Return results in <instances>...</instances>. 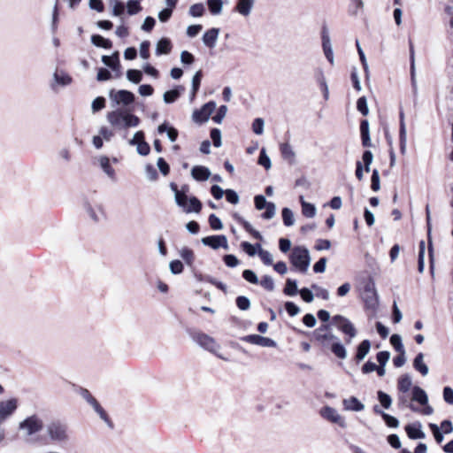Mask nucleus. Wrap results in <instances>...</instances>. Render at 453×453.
<instances>
[{
  "label": "nucleus",
  "instance_id": "obj_1",
  "mask_svg": "<svg viewBox=\"0 0 453 453\" xmlns=\"http://www.w3.org/2000/svg\"><path fill=\"white\" fill-rule=\"evenodd\" d=\"M312 338L321 347L330 349L332 353L339 359L347 358L348 353L340 339L331 331V326L324 324L312 332Z\"/></svg>",
  "mask_w": 453,
  "mask_h": 453
},
{
  "label": "nucleus",
  "instance_id": "obj_2",
  "mask_svg": "<svg viewBox=\"0 0 453 453\" xmlns=\"http://www.w3.org/2000/svg\"><path fill=\"white\" fill-rule=\"evenodd\" d=\"M107 121L115 129H127L136 127L140 124V119L124 109L111 111L106 115Z\"/></svg>",
  "mask_w": 453,
  "mask_h": 453
},
{
  "label": "nucleus",
  "instance_id": "obj_3",
  "mask_svg": "<svg viewBox=\"0 0 453 453\" xmlns=\"http://www.w3.org/2000/svg\"><path fill=\"white\" fill-rule=\"evenodd\" d=\"M290 262L300 273H305L311 264L309 250L304 247H295L290 254Z\"/></svg>",
  "mask_w": 453,
  "mask_h": 453
},
{
  "label": "nucleus",
  "instance_id": "obj_4",
  "mask_svg": "<svg viewBox=\"0 0 453 453\" xmlns=\"http://www.w3.org/2000/svg\"><path fill=\"white\" fill-rule=\"evenodd\" d=\"M49 438L56 442H66L69 440L68 426L60 420H53L46 426Z\"/></svg>",
  "mask_w": 453,
  "mask_h": 453
},
{
  "label": "nucleus",
  "instance_id": "obj_5",
  "mask_svg": "<svg viewBox=\"0 0 453 453\" xmlns=\"http://www.w3.org/2000/svg\"><path fill=\"white\" fill-rule=\"evenodd\" d=\"M19 429L27 436H32L43 429V421L38 415L33 414L19 422Z\"/></svg>",
  "mask_w": 453,
  "mask_h": 453
},
{
  "label": "nucleus",
  "instance_id": "obj_6",
  "mask_svg": "<svg viewBox=\"0 0 453 453\" xmlns=\"http://www.w3.org/2000/svg\"><path fill=\"white\" fill-rule=\"evenodd\" d=\"M332 322L341 332L347 335L345 342L350 344L352 339L357 334V331L351 321L342 315H335L333 317Z\"/></svg>",
  "mask_w": 453,
  "mask_h": 453
},
{
  "label": "nucleus",
  "instance_id": "obj_7",
  "mask_svg": "<svg viewBox=\"0 0 453 453\" xmlns=\"http://www.w3.org/2000/svg\"><path fill=\"white\" fill-rule=\"evenodd\" d=\"M255 207L257 210L261 211L265 208V211L262 214L265 219H271L275 216L276 206L272 202H267L265 197L262 195H257L254 198Z\"/></svg>",
  "mask_w": 453,
  "mask_h": 453
},
{
  "label": "nucleus",
  "instance_id": "obj_8",
  "mask_svg": "<svg viewBox=\"0 0 453 453\" xmlns=\"http://www.w3.org/2000/svg\"><path fill=\"white\" fill-rule=\"evenodd\" d=\"M192 338L199 346L212 353H216L219 349V345L216 341L210 335L203 333H195L192 335Z\"/></svg>",
  "mask_w": 453,
  "mask_h": 453
},
{
  "label": "nucleus",
  "instance_id": "obj_9",
  "mask_svg": "<svg viewBox=\"0 0 453 453\" xmlns=\"http://www.w3.org/2000/svg\"><path fill=\"white\" fill-rule=\"evenodd\" d=\"M320 415L325 419L339 425L341 427L345 428L347 426L345 418L338 413V411L330 406H325L320 410Z\"/></svg>",
  "mask_w": 453,
  "mask_h": 453
},
{
  "label": "nucleus",
  "instance_id": "obj_10",
  "mask_svg": "<svg viewBox=\"0 0 453 453\" xmlns=\"http://www.w3.org/2000/svg\"><path fill=\"white\" fill-rule=\"evenodd\" d=\"M216 106L217 104L214 101L208 102L207 104L203 105V107L200 110H196L193 112V120L197 123L207 121L211 115L212 114V112L215 111Z\"/></svg>",
  "mask_w": 453,
  "mask_h": 453
},
{
  "label": "nucleus",
  "instance_id": "obj_11",
  "mask_svg": "<svg viewBox=\"0 0 453 453\" xmlns=\"http://www.w3.org/2000/svg\"><path fill=\"white\" fill-rule=\"evenodd\" d=\"M128 143L133 146L135 145L137 153L141 156H147L150 154V147L149 143L145 142L144 133L142 131H137Z\"/></svg>",
  "mask_w": 453,
  "mask_h": 453
},
{
  "label": "nucleus",
  "instance_id": "obj_12",
  "mask_svg": "<svg viewBox=\"0 0 453 453\" xmlns=\"http://www.w3.org/2000/svg\"><path fill=\"white\" fill-rule=\"evenodd\" d=\"M19 401L17 398H11L0 402V423L11 417L17 410Z\"/></svg>",
  "mask_w": 453,
  "mask_h": 453
},
{
  "label": "nucleus",
  "instance_id": "obj_13",
  "mask_svg": "<svg viewBox=\"0 0 453 453\" xmlns=\"http://www.w3.org/2000/svg\"><path fill=\"white\" fill-rule=\"evenodd\" d=\"M363 299L367 308L374 310L379 304L378 295L374 284H367L365 287Z\"/></svg>",
  "mask_w": 453,
  "mask_h": 453
},
{
  "label": "nucleus",
  "instance_id": "obj_14",
  "mask_svg": "<svg viewBox=\"0 0 453 453\" xmlns=\"http://www.w3.org/2000/svg\"><path fill=\"white\" fill-rule=\"evenodd\" d=\"M201 242L204 246H208L212 250H218L223 248L228 250L227 239L225 235H211L201 239Z\"/></svg>",
  "mask_w": 453,
  "mask_h": 453
},
{
  "label": "nucleus",
  "instance_id": "obj_15",
  "mask_svg": "<svg viewBox=\"0 0 453 453\" xmlns=\"http://www.w3.org/2000/svg\"><path fill=\"white\" fill-rule=\"evenodd\" d=\"M84 209L89 218L95 222H98L105 217L104 208L101 203H96L93 204L92 203L86 201L84 203Z\"/></svg>",
  "mask_w": 453,
  "mask_h": 453
},
{
  "label": "nucleus",
  "instance_id": "obj_16",
  "mask_svg": "<svg viewBox=\"0 0 453 453\" xmlns=\"http://www.w3.org/2000/svg\"><path fill=\"white\" fill-rule=\"evenodd\" d=\"M110 97L117 104H123L127 106L134 102V95L125 89L119 90L114 92L113 90L110 93Z\"/></svg>",
  "mask_w": 453,
  "mask_h": 453
},
{
  "label": "nucleus",
  "instance_id": "obj_17",
  "mask_svg": "<svg viewBox=\"0 0 453 453\" xmlns=\"http://www.w3.org/2000/svg\"><path fill=\"white\" fill-rule=\"evenodd\" d=\"M244 342L250 344L258 345L262 347H276V342L271 338L264 337L258 334H250L242 339Z\"/></svg>",
  "mask_w": 453,
  "mask_h": 453
},
{
  "label": "nucleus",
  "instance_id": "obj_18",
  "mask_svg": "<svg viewBox=\"0 0 453 453\" xmlns=\"http://www.w3.org/2000/svg\"><path fill=\"white\" fill-rule=\"evenodd\" d=\"M405 431L410 439H424L426 437L425 433L422 431V425L420 422H415L409 424L405 426Z\"/></svg>",
  "mask_w": 453,
  "mask_h": 453
},
{
  "label": "nucleus",
  "instance_id": "obj_19",
  "mask_svg": "<svg viewBox=\"0 0 453 453\" xmlns=\"http://www.w3.org/2000/svg\"><path fill=\"white\" fill-rule=\"evenodd\" d=\"M322 47L326 59L333 65L334 53L328 32L326 27L322 31Z\"/></svg>",
  "mask_w": 453,
  "mask_h": 453
},
{
  "label": "nucleus",
  "instance_id": "obj_20",
  "mask_svg": "<svg viewBox=\"0 0 453 453\" xmlns=\"http://www.w3.org/2000/svg\"><path fill=\"white\" fill-rule=\"evenodd\" d=\"M219 28L213 27V28L207 30L203 34V38H202L203 44L210 49H213L216 46V43H217V41L219 38Z\"/></svg>",
  "mask_w": 453,
  "mask_h": 453
},
{
  "label": "nucleus",
  "instance_id": "obj_21",
  "mask_svg": "<svg viewBox=\"0 0 453 453\" xmlns=\"http://www.w3.org/2000/svg\"><path fill=\"white\" fill-rule=\"evenodd\" d=\"M211 175L210 169L203 165H196L191 170V176L197 181H205Z\"/></svg>",
  "mask_w": 453,
  "mask_h": 453
},
{
  "label": "nucleus",
  "instance_id": "obj_22",
  "mask_svg": "<svg viewBox=\"0 0 453 453\" xmlns=\"http://www.w3.org/2000/svg\"><path fill=\"white\" fill-rule=\"evenodd\" d=\"M98 163L104 171V173L112 180L116 181V173L115 170L112 168V166L110 164V159L106 156H101L98 157Z\"/></svg>",
  "mask_w": 453,
  "mask_h": 453
},
{
  "label": "nucleus",
  "instance_id": "obj_23",
  "mask_svg": "<svg viewBox=\"0 0 453 453\" xmlns=\"http://www.w3.org/2000/svg\"><path fill=\"white\" fill-rule=\"evenodd\" d=\"M371 349V342L369 340L362 341L357 347L355 361L358 364L365 359Z\"/></svg>",
  "mask_w": 453,
  "mask_h": 453
},
{
  "label": "nucleus",
  "instance_id": "obj_24",
  "mask_svg": "<svg viewBox=\"0 0 453 453\" xmlns=\"http://www.w3.org/2000/svg\"><path fill=\"white\" fill-rule=\"evenodd\" d=\"M255 0H238L234 10L241 15L247 17L250 14Z\"/></svg>",
  "mask_w": 453,
  "mask_h": 453
},
{
  "label": "nucleus",
  "instance_id": "obj_25",
  "mask_svg": "<svg viewBox=\"0 0 453 453\" xmlns=\"http://www.w3.org/2000/svg\"><path fill=\"white\" fill-rule=\"evenodd\" d=\"M342 404L346 411H361L365 409V405L355 396L344 399Z\"/></svg>",
  "mask_w": 453,
  "mask_h": 453
},
{
  "label": "nucleus",
  "instance_id": "obj_26",
  "mask_svg": "<svg viewBox=\"0 0 453 453\" xmlns=\"http://www.w3.org/2000/svg\"><path fill=\"white\" fill-rule=\"evenodd\" d=\"M360 134L362 145L364 147H372V142L370 138L369 122L367 119H363L360 123Z\"/></svg>",
  "mask_w": 453,
  "mask_h": 453
},
{
  "label": "nucleus",
  "instance_id": "obj_27",
  "mask_svg": "<svg viewBox=\"0 0 453 453\" xmlns=\"http://www.w3.org/2000/svg\"><path fill=\"white\" fill-rule=\"evenodd\" d=\"M173 45L168 38H161L156 45L155 53L157 56L169 54L172 50Z\"/></svg>",
  "mask_w": 453,
  "mask_h": 453
},
{
  "label": "nucleus",
  "instance_id": "obj_28",
  "mask_svg": "<svg viewBox=\"0 0 453 453\" xmlns=\"http://www.w3.org/2000/svg\"><path fill=\"white\" fill-rule=\"evenodd\" d=\"M102 62L112 71H119L120 65L118 52L113 53L111 56H103Z\"/></svg>",
  "mask_w": 453,
  "mask_h": 453
},
{
  "label": "nucleus",
  "instance_id": "obj_29",
  "mask_svg": "<svg viewBox=\"0 0 453 453\" xmlns=\"http://www.w3.org/2000/svg\"><path fill=\"white\" fill-rule=\"evenodd\" d=\"M412 401H416L421 405H426L428 403V396L424 389L415 386L412 388Z\"/></svg>",
  "mask_w": 453,
  "mask_h": 453
},
{
  "label": "nucleus",
  "instance_id": "obj_30",
  "mask_svg": "<svg viewBox=\"0 0 453 453\" xmlns=\"http://www.w3.org/2000/svg\"><path fill=\"white\" fill-rule=\"evenodd\" d=\"M413 367L416 371L419 372L423 376L428 374V366L424 362V354L418 353L413 360Z\"/></svg>",
  "mask_w": 453,
  "mask_h": 453
},
{
  "label": "nucleus",
  "instance_id": "obj_31",
  "mask_svg": "<svg viewBox=\"0 0 453 453\" xmlns=\"http://www.w3.org/2000/svg\"><path fill=\"white\" fill-rule=\"evenodd\" d=\"M91 42L95 46L104 49H111L112 47V43L109 39L104 38L99 35H93L91 36Z\"/></svg>",
  "mask_w": 453,
  "mask_h": 453
},
{
  "label": "nucleus",
  "instance_id": "obj_32",
  "mask_svg": "<svg viewBox=\"0 0 453 453\" xmlns=\"http://www.w3.org/2000/svg\"><path fill=\"white\" fill-rule=\"evenodd\" d=\"M411 385H412V381H411V378L409 374H404V375L401 376L398 380L397 387H398L399 391H401L403 393H407L411 389Z\"/></svg>",
  "mask_w": 453,
  "mask_h": 453
},
{
  "label": "nucleus",
  "instance_id": "obj_33",
  "mask_svg": "<svg viewBox=\"0 0 453 453\" xmlns=\"http://www.w3.org/2000/svg\"><path fill=\"white\" fill-rule=\"evenodd\" d=\"M280 152L284 159L288 160L290 163L295 161L296 153L288 143H282L280 145Z\"/></svg>",
  "mask_w": 453,
  "mask_h": 453
},
{
  "label": "nucleus",
  "instance_id": "obj_34",
  "mask_svg": "<svg viewBox=\"0 0 453 453\" xmlns=\"http://www.w3.org/2000/svg\"><path fill=\"white\" fill-rule=\"evenodd\" d=\"M180 256L188 266H192L195 260V254L192 250L184 247L180 250Z\"/></svg>",
  "mask_w": 453,
  "mask_h": 453
},
{
  "label": "nucleus",
  "instance_id": "obj_35",
  "mask_svg": "<svg viewBox=\"0 0 453 453\" xmlns=\"http://www.w3.org/2000/svg\"><path fill=\"white\" fill-rule=\"evenodd\" d=\"M189 206H186L184 209V211L187 213H190L192 211L194 212H200L202 210V203L195 196H192L189 198Z\"/></svg>",
  "mask_w": 453,
  "mask_h": 453
},
{
  "label": "nucleus",
  "instance_id": "obj_36",
  "mask_svg": "<svg viewBox=\"0 0 453 453\" xmlns=\"http://www.w3.org/2000/svg\"><path fill=\"white\" fill-rule=\"evenodd\" d=\"M53 79L57 84L61 86H67L72 82V78L64 72H61L60 73L58 72H55Z\"/></svg>",
  "mask_w": 453,
  "mask_h": 453
},
{
  "label": "nucleus",
  "instance_id": "obj_37",
  "mask_svg": "<svg viewBox=\"0 0 453 453\" xmlns=\"http://www.w3.org/2000/svg\"><path fill=\"white\" fill-rule=\"evenodd\" d=\"M207 4L212 15H219L221 13L223 8L222 0H208Z\"/></svg>",
  "mask_w": 453,
  "mask_h": 453
},
{
  "label": "nucleus",
  "instance_id": "obj_38",
  "mask_svg": "<svg viewBox=\"0 0 453 453\" xmlns=\"http://www.w3.org/2000/svg\"><path fill=\"white\" fill-rule=\"evenodd\" d=\"M283 292L287 296H296L298 292L296 281L295 280L288 279Z\"/></svg>",
  "mask_w": 453,
  "mask_h": 453
},
{
  "label": "nucleus",
  "instance_id": "obj_39",
  "mask_svg": "<svg viewBox=\"0 0 453 453\" xmlns=\"http://www.w3.org/2000/svg\"><path fill=\"white\" fill-rule=\"evenodd\" d=\"M282 219L283 223L286 226H293L295 223L293 211L288 208H283L282 211Z\"/></svg>",
  "mask_w": 453,
  "mask_h": 453
},
{
  "label": "nucleus",
  "instance_id": "obj_40",
  "mask_svg": "<svg viewBox=\"0 0 453 453\" xmlns=\"http://www.w3.org/2000/svg\"><path fill=\"white\" fill-rule=\"evenodd\" d=\"M184 188L188 189L187 187H183L182 190L180 192H176V194L174 196V199H175L177 205L181 207L183 210L187 206V202H188V196L185 194Z\"/></svg>",
  "mask_w": 453,
  "mask_h": 453
},
{
  "label": "nucleus",
  "instance_id": "obj_41",
  "mask_svg": "<svg viewBox=\"0 0 453 453\" xmlns=\"http://www.w3.org/2000/svg\"><path fill=\"white\" fill-rule=\"evenodd\" d=\"M258 248V256L265 265H271L273 264V255L261 248L260 244H257Z\"/></svg>",
  "mask_w": 453,
  "mask_h": 453
},
{
  "label": "nucleus",
  "instance_id": "obj_42",
  "mask_svg": "<svg viewBox=\"0 0 453 453\" xmlns=\"http://www.w3.org/2000/svg\"><path fill=\"white\" fill-rule=\"evenodd\" d=\"M79 394L92 407L98 403L87 388H80Z\"/></svg>",
  "mask_w": 453,
  "mask_h": 453
},
{
  "label": "nucleus",
  "instance_id": "obj_43",
  "mask_svg": "<svg viewBox=\"0 0 453 453\" xmlns=\"http://www.w3.org/2000/svg\"><path fill=\"white\" fill-rule=\"evenodd\" d=\"M240 223L242 225L243 228L249 232L250 234H252V236L259 241H261L263 239L261 234L255 230L252 226L248 222L246 221L245 219H239Z\"/></svg>",
  "mask_w": 453,
  "mask_h": 453
},
{
  "label": "nucleus",
  "instance_id": "obj_44",
  "mask_svg": "<svg viewBox=\"0 0 453 453\" xmlns=\"http://www.w3.org/2000/svg\"><path fill=\"white\" fill-rule=\"evenodd\" d=\"M127 78L133 83H139L142 81V73L139 70L130 69L127 72Z\"/></svg>",
  "mask_w": 453,
  "mask_h": 453
},
{
  "label": "nucleus",
  "instance_id": "obj_45",
  "mask_svg": "<svg viewBox=\"0 0 453 453\" xmlns=\"http://www.w3.org/2000/svg\"><path fill=\"white\" fill-rule=\"evenodd\" d=\"M141 0H129L127 4V13L129 15H134L137 14L141 10L142 7L139 4Z\"/></svg>",
  "mask_w": 453,
  "mask_h": 453
},
{
  "label": "nucleus",
  "instance_id": "obj_46",
  "mask_svg": "<svg viewBox=\"0 0 453 453\" xmlns=\"http://www.w3.org/2000/svg\"><path fill=\"white\" fill-rule=\"evenodd\" d=\"M378 399L385 409H389L392 404L391 396L383 391H378Z\"/></svg>",
  "mask_w": 453,
  "mask_h": 453
},
{
  "label": "nucleus",
  "instance_id": "obj_47",
  "mask_svg": "<svg viewBox=\"0 0 453 453\" xmlns=\"http://www.w3.org/2000/svg\"><path fill=\"white\" fill-rule=\"evenodd\" d=\"M203 77V73L201 70L197 71L192 79V96H195L196 93L198 91L201 84V80Z\"/></svg>",
  "mask_w": 453,
  "mask_h": 453
},
{
  "label": "nucleus",
  "instance_id": "obj_48",
  "mask_svg": "<svg viewBox=\"0 0 453 453\" xmlns=\"http://www.w3.org/2000/svg\"><path fill=\"white\" fill-rule=\"evenodd\" d=\"M302 212L307 218H313L316 215V207L310 203H303Z\"/></svg>",
  "mask_w": 453,
  "mask_h": 453
},
{
  "label": "nucleus",
  "instance_id": "obj_49",
  "mask_svg": "<svg viewBox=\"0 0 453 453\" xmlns=\"http://www.w3.org/2000/svg\"><path fill=\"white\" fill-rule=\"evenodd\" d=\"M390 343L397 352H403L404 347L402 342V337L399 334H393L390 337Z\"/></svg>",
  "mask_w": 453,
  "mask_h": 453
},
{
  "label": "nucleus",
  "instance_id": "obj_50",
  "mask_svg": "<svg viewBox=\"0 0 453 453\" xmlns=\"http://www.w3.org/2000/svg\"><path fill=\"white\" fill-rule=\"evenodd\" d=\"M180 95V94L178 89H173V90L166 91V92H165L164 96H163L164 101L165 104H172L179 98Z\"/></svg>",
  "mask_w": 453,
  "mask_h": 453
},
{
  "label": "nucleus",
  "instance_id": "obj_51",
  "mask_svg": "<svg viewBox=\"0 0 453 453\" xmlns=\"http://www.w3.org/2000/svg\"><path fill=\"white\" fill-rule=\"evenodd\" d=\"M357 108L364 116H367L369 113V108L367 105V100L365 96H361L357 99Z\"/></svg>",
  "mask_w": 453,
  "mask_h": 453
},
{
  "label": "nucleus",
  "instance_id": "obj_52",
  "mask_svg": "<svg viewBox=\"0 0 453 453\" xmlns=\"http://www.w3.org/2000/svg\"><path fill=\"white\" fill-rule=\"evenodd\" d=\"M169 269L173 274H180L183 272L184 266L181 261L176 259L169 263Z\"/></svg>",
  "mask_w": 453,
  "mask_h": 453
},
{
  "label": "nucleus",
  "instance_id": "obj_53",
  "mask_svg": "<svg viewBox=\"0 0 453 453\" xmlns=\"http://www.w3.org/2000/svg\"><path fill=\"white\" fill-rule=\"evenodd\" d=\"M371 188L375 192L379 191L380 188V173L377 169L372 171L371 178Z\"/></svg>",
  "mask_w": 453,
  "mask_h": 453
},
{
  "label": "nucleus",
  "instance_id": "obj_54",
  "mask_svg": "<svg viewBox=\"0 0 453 453\" xmlns=\"http://www.w3.org/2000/svg\"><path fill=\"white\" fill-rule=\"evenodd\" d=\"M258 164L264 166L266 170L270 169L272 166L271 159L266 155L265 149H262L260 151Z\"/></svg>",
  "mask_w": 453,
  "mask_h": 453
},
{
  "label": "nucleus",
  "instance_id": "obj_55",
  "mask_svg": "<svg viewBox=\"0 0 453 453\" xmlns=\"http://www.w3.org/2000/svg\"><path fill=\"white\" fill-rule=\"evenodd\" d=\"M188 12L192 17H201L204 12V6L203 4H195L190 6Z\"/></svg>",
  "mask_w": 453,
  "mask_h": 453
},
{
  "label": "nucleus",
  "instance_id": "obj_56",
  "mask_svg": "<svg viewBox=\"0 0 453 453\" xmlns=\"http://www.w3.org/2000/svg\"><path fill=\"white\" fill-rule=\"evenodd\" d=\"M209 224L210 226L213 230H220L223 228V224L219 217H217L215 214H211L209 216Z\"/></svg>",
  "mask_w": 453,
  "mask_h": 453
},
{
  "label": "nucleus",
  "instance_id": "obj_57",
  "mask_svg": "<svg viewBox=\"0 0 453 453\" xmlns=\"http://www.w3.org/2000/svg\"><path fill=\"white\" fill-rule=\"evenodd\" d=\"M227 112V106L226 105H221L216 113L215 116L212 117V119L215 123L220 124L224 118L226 117Z\"/></svg>",
  "mask_w": 453,
  "mask_h": 453
},
{
  "label": "nucleus",
  "instance_id": "obj_58",
  "mask_svg": "<svg viewBox=\"0 0 453 453\" xmlns=\"http://www.w3.org/2000/svg\"><path fill=\"white\" fill-rule=\"evenodd\" d=\"M95 411L99 415V417L105 422L107 423L110 426H112L111 425V422L107 415V413L105 412V411L101 407V405L99 404V403H97L96 405H94L92 407Z\"/></svg>",
  "mask_w": 453,
  "mask_h": 453
},
{
  "label": "nucleus",
  "instance_id": "obj_59",
  "mask_svg": "<svg viewBox=\"0 0 453 453\" xmlns=\"http://www.w3.org/2000/svg\"><path fill=\"white\" fill-rule=\"evenodd\" d=\"M236 305L242 311H247L250 307V302L248 297L240 296L236 298Z\"/></svg>",
  "mask_w": 453,
  "mask_h": 453
},
{
  "label": "nucleus",
  "instance_id": "obj_60",
  "mask_svg": "<svg viewBox=\"0 0 453 453\" xmlns=\"http://www.w3.org/2000/svg\"><path fill=\"white\" fill-rule=\"evenodd\" d=\"M264 119L261 118H257L253 121L252 130L256 134H262L264 133Z\"/></svg>",
  "mask_w": 453,
  "mask_h": 453
},
{
  "label": "nucleus",
  "instance_id": "obj_61",
  "mask_svg": "<svg viewBox=\"0 0 453 453\" xmlns=\"http://www.w3.org/2000/svg\"><path fill=\"white\" fill-rule=\"evenodd\" d=\"M260 285L268 291H273L274 289V281L269 275H265L262 278Z\"/></svg>",
  "mask_w": 453,
  "mask_h": 453
},
{
  "label": "nucleus",
  "instance_id": "obj_62",
  "mask_svg": "<svg viewBox=\"0 0 453 453\" xmlns=\"http://www.w3.org/2000/svg\"><path fill=\"white\" fill-rule=\"evenodd\" d=\"M145 173L148 180L151 181L156 180L158 177L156 168L150 164L145 165Z\"/></svg>",
  "mask_w": 453,
  "mask_h": 453
},
{
  "label": "nucleus",
  "instance_id": "obj_63",
  "mask_svg": "<svg viewBox=\"0 0 453 453\" xmlns=\"http://www.w3.org/2000/svg\"><path fill=\"white\" fill-rule=\"evenodd\" d=\"M211 138L213 142V145L217 148L220 147L222 142H221V132L219 129L218 128H213L211 129Z\"/></svg>",
  "mask_w": 453,
  "mask_h": 453
},
{
  "label": "nucleus",
  "instance_id": "obj_64",
  "mask_svg": "<svg viewBox=\"0 0 453 453\" xmlns=\"http://www.w3.org/2000/svg\"><path fill=\"white\" fill-rule=\"evenodd\" d=\"M242 277L249 282L252 284H257L258 283V278L256 275V273L250 269H246L242 272Z\"/></svg>",
  "mask_w": 453,
  "mask_h": 453
}]
</instances>
